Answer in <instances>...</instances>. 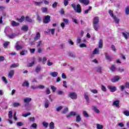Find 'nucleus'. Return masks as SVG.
<instances>
[{
	"instance_id": "a211bd4d",
	"label": "nucleus",
	"mask_w": 129,
	"mask_h": 129,
	"mask_svg": "<svg viewBox=\"0 0 129 129\" xmlns=\"http://www.w3.org/2000/svg\"><path fill=\"white\" fill-rule=\"evenodd\" d=\"M31 101H32V98H25L24 99V102H25V103H29Z\"/></svg>"
},
{
	"instance_id": "a878e982",
	"label": "nucleus",
	"mask_w": 129,
	"mask_h": 129,
	"mask_svg": "<svg viewBox=\"0 0 129 129\" xmlns=\"http://www.w3.org/2000/svg\"><path fill=\"white\" fill-rule=\"evenodd\" d=\"M34 5H35V6H41L43 5V1L41 0L40 2H35Z\"/></svg>"
},
{
	"instance_id": "7c9ffc66",
	"label": "nucleus",
	"mask_w": 129,
	"mask_h": 129,
	"mask_svg": "<svg viewBox=\"0 0 129 129\" xmlns=\"http://www.w3.org/2000/svg\"><path fill=\"white\" fill-rule=\"evenodd\" d=\"M42 124H43V126L44 127H45V128H47V127H48V126L49 125V123H48V122H47L46 121L42 122Z\"/></svg>"
},
{
	"instance_id": "bb28decb",
	"label": "nucleus",
	"mask_w": 129,
	"mask_h": 129,
	"mask_svg": "<svg viewBox=\"0 0 129 129\" xmlns=\"http://www.w3.org/2000/svg\"><path fill=\"white\" fill-rule=\"evenodd\" d=\"M19 65L20 64L18 63H14V64H11L10 67H11V68H17V67H19Z\"/></svg>"
},
{
	"instance_id": "0eeeda50",
	"label": "nucleus",
	"mask_w": 129,
	"mask_h": 129,
	"mask_svg": "<svg viewBox=\"0 0 129 129\" xmlns=\"http://www.w3.org/2000/svg\"><path fill=\"white\" fill-rule=\"evenodd\" d=\"M76 112H71L67 116V117L68 118H70L72 116H76V115H78Z\"/></svg>"
},
{
	"instance_id": "5701e85b",
	"label": "nucleus",
	"mask_w": 129,
	"mask_h": 129,
	"mask_svg": "<svg viewBox=\"0 0 129 129\" xmlns=\"http://www.w3.org/2000/svg\"><path fill=\"white\" fill-rule=\"evenodd\" d=\"M93 28L95 30V31H98V29H99V25L98 24H93Z\"/></svg>"
},
{
	"instance_id": "4468645a",
	"label": "nucleus",
	"mask_w": 129,
	"mask_h": 129,
	"mask_svg": "<svg viewBox=\"0 0 129 129\" xmlns=\"http://www.w3.org/2000/svg\"><path fill=\"white\" fill-rule=\"evenodd\" d=\"M80 3L83 4L85 6H87V5H89V1L88 0H79Z\"/></svg>"
},
{
	"instance_id": "f257e3e1",
	"label": "nucleus",
	"mask_w": 129,
	"mask_h": 129,
	"mask_svg": "<svg viewBox=\"0 0 129 129\" xmlns=\"http://www.w3.org/2000/svg\"><path fill=\"white\" fill-rule=\"evenodd\" d=\"M72 8H73L76 13H78V14H80V13H81V6H80V5L78 4L76 6L75 4H72Z\"/></svg>"
},
{
	"instance_id": "9d476101",
	"label": "nucleus",
	"mask_w": 129,
	"mask_h": 129,
	"mask_svg": "<svg viewBox=\"0 0 129 129\" xmlns=\"http://www.w3.org/2000/svg\"><path fill=\"white\" fill-rule=\"evenodd\" d=\"M113 106H115L118 108L119 107V101L118 100H115L112 103Z\"/></svg>"
},
{
	"instance_id": "f3484780",
	"label": "nucleus",
	"mask_w": 129,
	"mask_h": 129,
	"mask_svg": "<svg viewBox=\"0 0 129 129\" xmlns=\"http://www.w3.org/2000/svg\"><path fill=\"white\" fill-rule=\"evenodd\" d=\"M29 85L30 84L28 81H25L22 84V86H23V87H29Z\"/></svg>"
},
{
	"instance_id": "3c124183",
	"label": "nucleus",
	"mask_w": 129,
	"mask_h": 129,
	"mask_svg": "<svg viewBox=\"0 0 129 129\" xmlns=\"http://www.w3.org/2000/svg\"><path fill=\"white\" fill-rule=\"evenodd\" d=\"M69 1H70V0H63V4L65 7H66V6H68V4H69L68 2Z\"/></svg>"
},
{
	"instance_id": "0e129e2a",
	"label": "nucleus",
	"mask_w": 129,
	"mask_h": 129,
	"mask_svg": "<svg viewBox=\"0 0 129 129\" xmlns=\"http://www.w3.org/2000/svg\"><path fill=\"white\" fill-rule=\"evenodd\" d=\"M123 113L126 116H129V111H124Z\"/></svg>"
},
{
	"instance_id": "e433bc0d",
	"label": "nucleus",
	"mask_w": 129,
	"mask_h": 129,
	"mask_svg": "<svg viewBox=\"0 0 129 129\" xmlns=\"http://www.w3.org/2000/svg\"><path fill=\"white\" fill-rule=\"evenodd\" d=\"M40 70H41V67L40 66L36 67L35 69V72H36V73H39Z\"/></svg>"
},
{
	"instance_id": "6e6d98bb",
	"label": "nucleus",
	"mask_w": 129,
	"mask_h": 129,
	"mask_svg": "<svg viewBox=\"0 0 129 129\" xmlns=\"http://www.w3.org/2000/svg\"><path fill=\"white\" fill-rule=\"evenodd\" d=\"M29 115H31V113L23 114L22 116L24 117H27V116H29Z\"/></svg>"
},
{
	"instance_id": "49530a36",
	"label": "nucleus",
	"mask_w": 129,
	"mask_h": 129,
	"mask_svg": "<svg viewBox=\"0 0 129 129\" xmlns=\"http://www.w3.org/2000/svg\"><path fill=\"white\" fill-rule=\"evenodd\" d=\"M25 21H26V22H29L30 23H31V22H32V19H31L29 17L27 16L26 17H25Z\"/></svg>"
},
{
	"instance_id": "bf43d9fd",
	"label": "nucleus",
	"mask_w": 129,
	"mask_h": 129,
	"mask_svg": "<svg viewBox=\"0 0 129 129\" xmlns=\"http://www.w3.org/2000/svg\"><path fill=\"white\" fill-rule=\"evenodd\" d=\"M24 20L25 17L22 16L20 19H19V22H20V23H22V22H24Z\"/></svg>"
},
{
	"instance_id": "473e14b6",
	"label": "nucleus",
	"mask_w": 129,
	"mask_h": 129,
	"mask_svg": "<svg viewBox=\"0 0 129 129\" xmlns=\"http://www.w3.org/2000/svg\"><path fill=\"white\" fill-rule=\"evenodd\" d=\"M9 45H10V42L6 41V42H4L3 46H4V48H8V46H9Z\"/></svg>"
},
{
	"instance_id": "e2e57ef3",
	"label": "nucleus",
	"mask_w": 129,
	"mask_h": 129,
	"mask_svg": "<svg viewBox=\"0 0 129 129\" xmlns=\"http://www.w3.org/2000/svg\"><path fill=\"white\" fill-rule=\"evenodd\" d=\"M30 53L32 54H34L35 53V51H36V49L35 48H30Z\"/></svg>"
},
{
	"instance_id": "cd10ccee",
	"label": "nucleus",
	"mask_w": 129,
	"mask_h": 129,
	"mask_svg": "<svg viewBox=\"0 0 129 129\" xmlns=\"http://www.w3.org/2000/svg\"><path fill=\"white\" fill-rule=\"evenodd\" d=\"M27 52H28L27 50H22V51L20 52V55L21 56H25V55H26V54H27Z\"/></svg>"
},
{
	"instance_id": "a18cd8bd",
	"label": "nucleus",
	"mask_w": 129,
	"mask_h": 129,
	"mask_svg": "<svg viewBox=\"0 0 129 129\" xmlns=\"http://www.w3.org/2000/svg\"><path fill=\"white\" fill-rule=\"evenodd\" d=\"M62 108H63V106H59L58 107H57L56 108V111L57 112L60 111V110H61V109H62Z\"/></svg>"
},
{
	"instance_id": "f03ea898",
	"label": "nucleus",
	"mask_w": 129,
	"mask_h": 129,
	"mask_svg": "<svg viewBox=\"0 0 129 129\" xmlns=\"http://www.w3.org/2000/svg\"><path fill=\"white\" fill-rule=\"evenodd\" d=\"M109 14L110 17H111V18H113L114 21H115L116 23H117V24L118 23H119V19L116 17L113 16V11L111 10H109Z\"/></svg>"
},
{
	"instance_id": "69168bd1",
	"label": "nucleus",
	"mask_w": 129,
	"mask_h": 129,
	"mask_svg": "<svg viewBox=\"0 0 129 129\" xmlns=\"http://www.w3.org/2000/svg\"><path fill=\"white\" fill-rule=\"evenodd\" d=\"M43 3H44V5H49V4H50V3L49 2V1H47V0H42Z\"/></svg>"
},
{
	"instance_id": "7ed1b4c3",
	"label": "nucleus",
	"mask_w": 129,
	"mask_h": 129,
	"mask_svg": "<svg viewBox=\"0 0 129 129\" xmlns=\"http://www.w3.org/2000/svg\"><path fill=\"white\" fill-rule=\"evenodd\" d=\"M69 97L72 99H77V95L75 92H70L69 93Z\"/></svg>"
},
{
	"instance_id": "58836bf2",
	"label": "nucleus",
	"mask_w": 129,
	"mask_h": 129,
	"mask_svg": "<svg viewBox=\"0 0 129 129\" xmlns=\"http://www.w3.org/2000/svg\"><path fill=\"white\" fill-rule=\"evenodd\" d=\"M96 71H97V72L100 73L101 72V67H97L95 68Z\"/></svg>"
},
{
	"instance_id": "603ef678",
	"label": "nucleus",
	"mask_w": 129,
	"mask_h": 129,
	"mask_svg": "<svg viewBox=\"0 0 129 129\" xmlns=\"http://www.w3.org/2000/svg\"><path fill=\"white\" fill-rule=\"evenodd\" d=\"M92 9V7H89L88 10L85 11L84 14H88L89 11H91Z\"/></svg>"
},
{
	"instance_id": "1a4fd4ad",
	"label": "nucleus",
	"mask_w": 129,
	"mask_h": 129,
	"mask_svg": "<svg viewBox=\"0 0 129 129\" xmlns=\"http://www.w3.org/2000/svg\"><path fill=\"white\" fill-rule=\"evenodd\" d=\"M99 23V18H98V17H94L93 21V25L98 24Z\"/></svg>"
},
{
	"instance_id": "c85d7f7f",
	"label": "nucleus",
	"mask_w": 129,
	"mask_h": 129,
	"mask_svg": "<svg viewBox=\"0 0 129 129\" xmlns=\"http://www.w3.org/2000/svg\"><path fill=\"white\" fill-rule=\"evenodd\" d=\"M28 29H29V27H28V26L26 25H24L22 27L21 30H22V31H24V32H26L28 31Z\"/></svg>"
},
{
	"instance_id": "2eb2a0df",
	"label": "nucleus",
	"mask_w": 129,
	"mask_h": 129,
	"mask_svg": "<svg viewBox=\"0 0 129 129\" xmlns=\"http://www.w3.org/2000/svg\"><path fill=\"white\" fill-rule=\"evenodd\" d=\"M122 34L125 40L129 38V32H122Z\"/></svg>"
},
{
	"instance_id": "6e6552de",
	"label": "nucleus",
	"mask_w": 129,
	"mask_h": 129,
	"mask_svg": "<svg viewBox=\"0 0 129 129\" xmlns=\"http://www.w3.org/2000/svg\"><path fill=\"white\" fill-rule=\"evenodd\" d=\"M50 16L47 15L44 16V19H43V22L45 24H48L50 22Z\"/></svg>"
},
{
	"instance_id": "4be33fe9",
	"label": "nucleus",
	"mask_w": 129,
	"mask_h": 129,
	"mask_svg": "<svg viewBox=\"0 0 129 129\" xmlns=\"http://www.w3.org/2000/svg\"><path fill=\"white\" fill-rule=\"evenodd\" d=\"M84 98L86 99L87 101V103H89L90 100H89V97L88 96V95H87V94H85Z\"/></svg>"
},
{
	"instance_id": "4c0bfd02",
	"label": "nucleus",
	"mask_w": 129,
	"mask_h": 129,
	"mask_svg": "<svg viewBox=\"0 0 129 129\" xmlns=\"http://www.w3.org/2000/svg\"><path fill=\"white\" fill-rule=\"evenodd\" d=\"M41 12L43 13H47L48 8H41Z\"/></svg>"
},
{
	"instance_id": "39448f33",
	"label": "nucleus",
	"mask_w": 129,
	"mask_h": 129,
	"mask_svg": "<svg viewBox=\"0 0 129 129\" xmlns=\"http://www.w3.org/2000/svg\"><path fill=\"white\" fill-rule=\"evenodd\" d=\"M8 116L9 119L8 120V121H9V123L10 124H13V121H12V118H13V112L12 111H10L8 113Z\"/></svg>"
},
{
	"instance_id": "9b49d317",
	"label": "nucleus",
	"mask_w": 129,
	"mask_h": 129,
	"mask_svg": "<svg viewBox=\"0 0 129 129\" xmlns=\"http://www.w3.org/2000/svg\"><path fill=\"white\" fill-rule=\"evenodd\" d=\"M107 88L109 89L111 92H114L116 90V87L112 86H108Z\"/></svg>"
},
{
	"instance_id": "c9c22d12",
	"label": "nucleus",
	"mask_w": 129,
	"mask_h": 129,
	"mask_svg": "<svg viewBox=\"0 0 129 129\" xmlns=\"http://www.w3.org/2000/svg\"><path fill=\"white\" fill-rule=\"evenodd\" d=\"M125 15H129V7L127 6L125 9Z\"/></svg>"
},
{
	"instance_id": "680f3d73",
	"label": "nucleus",
	"mask_w": 129,
	"mask_h": 129,
	"mask_svg": "<svg viewBox=\"0 0 129 129\" xmlns=\"http://www.w3.org/2000/svg\"><path fill=\"white\" fill-rule=\"evenodd\" d=\"M115 66H112L111 67V71L112 72H114V71L115 70Z\"/></svg>"
},
{
	"instance_id": "72a5a7b5",
	"label": "nucleus",
	"mask_w": 129,
	"mask_h": 129,
	"mask_svg": "<svg viewBox=\"0 0 129 129\" xmlns=\"http://www.w3.org/2000/svg\"><path fill=\"white\" fill-rule=\"evenodd\" d=\"M80 120H81V117H80V115L78 114L76 117V121L77 122H79Z\"/></svg>"
},
{
	"instance_id": "5fc2aeb1",
	"label": "nucleus",
	"mask_w": 129,
	"mask_h": 129,
	"mask_svg": "<svg viewBox=\"0 0 129 129\" xmlns=\"http://www.w3.org/2000/svg\"><path fill=\"white\" fill-rule=\"evenodd\" d=\"M47 64L48 66H52V65H53V62H51L50 60H48Z\"/></svg>"
},
{
	"instance_id": "774afa93",
	"label": "nucleus",
	"mask_w": 129,
	"mask_h": 129,
	"mask_svg": "<svg viewBox=\"0 0 129 129\" xmlns=\"http://www.w3.org/2000/svg\"><path fill=\"white\" fill-rule=\"evenodd\" d=\"M63 93V91L59 90L57 91V94H58V95H62Z\"/></svg>"
},
{
	"instance_id": "c03bdc74",
	"label": "nucleus",
	"mask_w": 129,
	"mask_h": 129,
	"mask_svg": "<svg viewBox=\"0 0 129 129\" xmlns=\"http://www.w3.org/2000/svg\"><path fill=\"white\" fill-rule=\"evenodd\" d=\"M102 40H100L99 42V45H98V47L100 48V49H101V48H102Z\"/></svg>"
},
{
	"instance_id": "4d7b16f0",
	"label": "nucleus",
	"mask_w": 129,
	"mask_h": 129,
	"mask_svg": "<svg viewBox=\"0 0 129 129\" xmlns=\"http://www.w3.org/2000/svg\"><path fill=\"white\" fill-rule=\"evenodd\" d=\"M67 112H68V108L66 107V108H64L63 111H62V113H67Z\"/></svg>"
},
{
	"instance_id": "338daca9",
	"label": "nucleus",
	"mask_w": 129,
	"mask_h": 129,
	"mask_svg": "<svg viewBox=\"0 0 129 129\" xmlns=\"http://www.w3.org/2000/svg\"><path fill=\"white\" fill-rule=\"evenodd\" d=\"M51 88L53 92L56 91V87L54 86H51Z\"/></svg>"
},
{
	"instance_id": "b1692460",
	"label": "nucleus",
	"mask_w": 129,
	"mask_h": 129,
	"mask_svg": "<svg viewBox=\"0 0 129 129\" xmlns=\"http://www.w3.org/2000/svg\"><path fill=\"white\" fill-rule=\"evenodd\" d=\"M11 25L13 27H17V26H19V23L16 22V21H12L11 22Z\"/></svg>"
},
{
	"instance_id": "79ce46f5",
	"label": "nucleus",
	"mask_w": 129,
	"mask_h": 129,
	"mask_svg": "<svg viewBox=\"0 0 129 129\" xmlns=\"http://www.w3.org/2000/svg\"><path fill=\"white\" fill-rule=\"evenodd\" d=\"M8 38H10V39H13V38H15L16 37V34H12L10 35H7Z\"/></svg>"
},
{
	"instance_id": "f8f14e48",
	"label": "nucleus",
	"mask_w": 129,
	"mask_h": 129,
	"mask_svg": "<svg viewBox=\"0 0 129 129\" xmlns=\"http://www.w3.org/2000/svg\"><path fill=\"white\" fill-rule=\"evenodd\" d=\"M120 78L118 76H116L111 79V81L113 83L117 82L118 80H120Z\"/></svg>"
},
{
	"instance_id": "c756f323",
	"label": "nucleus",
	"mask_w": 129,
	"mask_h": 129,
	"mask_svg": "<svg viewBox=\"0 0 129 129\" xmlns=\"http://www.w3.org/2000/svg\"><path fill=\"white\" fill-rule=\"evenodd\" d=\"M21 105V104L19 102H14L13 103V106L14 107H18V106H20Z\"/></svg>"
},
{
	"instance_id": "aec40b11",
	"label": "nucleus",
	"mask_w": 129,
	"mask_h": 129,
	"mask_svg": "<svg viewBox=\"0 0 129 129\" xmlns=\"http://www.w3.org/2000/svg\"><path fill=\"white\" fill-rule=\"evenodd\" d=\"M14 70H11L9 72L8 77H10V78H12V77L14 76Z\"/></svg>"
},
{
	"instance_id": "f704fd0d",
	"label": "nucleus",
	"mask_w": 129,
	"mask_h": 129,
	"mask_svg": "<svg viewBox=\"0 0 129 129\" xmlns=\"http://www.w3.org/2000/svg\"><path fill=\"white\" fill-rule=\"evenodd\" d=\"M49 104H50V103H49V101L47 100L44 104L45 108H48L49 107Z\"/></svg>"
},
{
	"instance_id": "09e8293b",
	"label": "nucleus",
	"mask_w": 129,
	"mask_h": 129,
	"mask_svg": "<svg viewBox=\"0 0 129 129\" xmlns=\"http://www.w3.org/2000/svg\"><path fill=\"white\" fill-rule=\"evenodd\" d=\"M101 89L102 91H104V92H106V87L104 85H102L101 86Z\"/></svg>"
},
{
	"instance_id": "37998d69",
	"label": "nucleus",
	"mask_w": 129,
	"mask_h": 129,
	"mask_svg": "<svg viewBox=\"0 0 129 129\" xmlns=\"http://www.w3.org/2000/svg\"><path fill=\"white\" fill-rule=\"evenodd\" d=\"M97 129H103V125L101 124H97Z\"/></svg>"
},
{
	"instance_id": "393cba45",
	"label": "nucleus",
	"mask_w": 129,
	"mask_h": 129,
	"mask_svg": "<svg viewBox=\"0 0 129 129\" xmlns=\"http://www.w3.org/2000/svg\"><path fill=\"white\" fill-rule=\"evenodd\" d=\"M49 128L50 129H54L55 128V124L53 122H51L49 123Z\"/></svg>"
},
{
	"instance_id": "13d9d810",
	"label": "nucleus",
	"mask_w": 129,
	"mask_h": 129,
	"mask_svg": "<svg viewBox=\"0 0 129 129\" xmlns=\"http://www.w3.org/2000/svg\"><path fill=\"white\" fill-rule=\"evenodd\" d=\"M57 5H58V3L55 2V3H54L52 4V8H53V9H55V8H56V7H57Z\"/></svg>"
},
{
	"instance_id": "2f4dec72",
	"label": "nucleus",
	"mask_w": 129,
	"mask_h": 129,
	"mask_svg": "<svg viewBox=\"0 0 129 129\" xmlns=\"http://www.w3.org/2000/svg\"><path fill=\"white\" fill-rule=\"evenodd\" d=\"M93 109L95 111V112H96V113H99V112H100V111L96 108V107L95 106L93 107Z\"/></svg>"
},
{
	"instance_id": "ddd939ff",
	"label": "nucleus",
	"mask_w": 129,
	"mask_h": 129,
	"mask_svg": "<svg viewBox=\"0 0 129 129\" xmlns=\"http://www.w3.org/2000/svg\"><path fill=\"white\" fill-rule=\"evenodd\" d=\"M49 75L51 76V77H57L58 76V72H52L49 73Z\"/></svg>"
},
{
	"instance_id": "412c9836",
	"label": "nucleus",
	"mask_w": 129,
	"mask_h": 129,
	"mask_svg": "<svg viewBox=\"0 0 129 129\" xmlns=\"http://www.w3.org/2000/svg\"><path fill=\"white\" fill-rule=\"evenodd\" d=\"M40 37H41V34H40V33L37 32L36 33V36L34 37L35 41L39 40L40 39Z\"/></svg>"
},
{
	"instance_id": "20e7f679",
	"label": "nucleus",
	"mask_w": 129,
	"mask_h": 129,
	"mask_svg": "<svg viewBox=\"0 0 129 129\" xmlns=\"http://www.w3.org/2000/svg\"><path fill=\"white\" fill-rule=\"evenodd\" d=\"M62 23H61L60 26L61 27L62 29H64L65 27V25H68L69 24V20L67 19H63Z\"/></svg>"
},
{
	"instance_id": "ea45409f",
	"label": "nucleus",
	"mask_w": 129,
	"mask_h": 129,
	"mask_svg": "<svg viewBox=\"0 0 129 129\" xmlns=\"http://www.w3.org/2000/svg\"><path fill=\"white\" fill-rule=\"evenodd\" d=\"M105 57L107 60H108V61H110L111 60V57L109 56L107 53L105 54Z\"/></svg>"
},
{
	"instance_id": "423d86ee",
	"label": "nucleus",
	"mask_w": 129,
	"mask_h": 129,
	"mask_svg": "<svg viewBox=\"0 0 129 129\" xmlns=\"http://www.w3.org/2000/svg\"><path fill=\"white\" fill-rule=\"evenodd\" d=\"M5 33L6 34V36H8L9 34L12 33V29L10 27H7L5 29Z\"/></svg>"
},
{
	"instance_id": "a19ab883",
	"label": "nucleus",
	"mask_w": 129,
	"mask_h": 129,
	"mask_svg": "<svg viewBox=\"0 0 129 129\" xmlns=\"http://www.w3.org/2000/svg\"><path fill=\"white\" fill-rule=\"evenodd\" d=\"M83 114L84 116H85V117H88V116H89V115L88 114L87 112H86V111H83Z\"/></svg>"
},
{
	"instance_id": "864d4df0",
	"label": "nucleus",
	"mask_w": 129,
	"mask_h": 129,
	"mask_svg": "<svg viewBox=\"0 0 129 129\" xmlns=\"http://www.w3.org/2000/svg\"><path fill=\"white\" fill-rule=\"evenodd\" d=\"M80 48H86L87 46L86 44L84 43H81L80 44Z\"/></svg>"
},
{
	"instance_id": "dca6fc26",
	"label": "nucleus",
	"mask_w": 129,
	"mask_h": 129,
	"mask_svg": "<svg viewBox=\"0 0 129 129\" xmlns=\"http://www.w3.org/2000/svg\"><path fill=\"white\" fill-rule=\"evenodd\" d=\"M93 55H97L99 54V49L97 48H95L92 52Z\"/></svg>"
},
{
	"instance_id": "8fccbe9b",
	"label": "nucleus",
	"mask_w": 129,
	"mask_h": 129,
	"mask_svg": "<svg viewBox=\"0 0 129 129\" xmlns=\"http://www.w3.org/2000/svg\"><path fill=\"white\" fill-rule=\"evenodd\" d=\"M30 127H32V128H37V123H34L33 124H31Z\"/></svg>"
},
{
	"instance_id": "de8ad7c7",
	"label": "nucleus",
	"mask_w": 129,
	"mask_h": 129,
	"mask_svg": "<svg viewBox=\"0 0 129 129\" xmlns=\"http://www.w3.org/2000/svg\"><path fill=\"white\" fill-rule=\"evenodd\" d=\"M34 64H35V62L34 61H32V62H30V63H28L27 64V67H32V66H33Z\"/></svg>"
},
{
	"instance_id": "6ab92c4d",
	"label": "nucleus",
	"mask_w": 129,
	"mask_h": 129,
	"mask_svg": "<svg viewBox=\"0 0 129 129\" xmlns=\"http://www.w3.org/2000/svg\"><path fill=\"white\" fill-rule=\"evenodd\" d=\"M15 48L16 50H21V49H23V46L19 45V42L16 43V45L15 46Z\"/></svg>"
},
{
	"instance_id": "052dcab7",
	"label": "nucleus",
	"mask_w": 129,
	"mask_h": 129,
	"mask_svg": "<svg viewBox=\"0 0 129 129\" xmlns=\"http://www.w3.org/2000/svg\"><path fill=\"white\" fill-rule=\"evenodd\" d=\"M68 42L69 44H70V45H73L74 44V42H73V41L71 39H69Z\"/></svg>"
}]
</instances>
